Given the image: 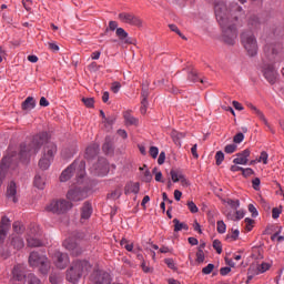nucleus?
Listing matches in <instances>:
<instances>
[{
	"instance_id": "obj_45",
	"label": "nucleus",
	"mask_w": 284,
	"mask_h": 284,
	"mask_svg": "<svg viewBox=\"0 0 284 284\" xmlns=\"http://www.w3.org/2000/svg\"><path fill=\"white\" fill-rule=\"evenodd\" d=\"M239 234H240V231H239V229H233L232 230V234H227L226 235V240H232V241H236L237 239H239Z\"/></svg>"
},
{
	"instance_id": "obj_34",
	"label": "nucleus",
	"mask_w": 284,
	"mask_h": 284,
	"mask_svg": "<svg viewBox=\"0 0 284 284\" xmlns=\"http://www.w3.org/2000/svg\"><path fill=\"white\" fill-rule=\"evenodd\" d=\"M33 185L36 187H38V190H43L45 187V178H43L39 174L36 175L34 181H33Z\"/></svg>"
},
{
	"instance_id": "obj_50",
	"label": "nucleus",
	"mask_w": 284,
	"mask_h": 284,
	"mask_svg": "<svg viewBox=\"0 0 284 284\" xmlns=\"http://www.w3.org/2000/svg\"><path fill=\"white\" fill-rule=\"evenodd\" d=\"M244 223H246V232H252V227L254 225V220L246 217L244 220Z\"/></svg>"
},
{
	"instance_id": "obj_16",
	"label": "nucleus",
	"mask_w": 284,
	"mask_h": 284,
	"mask_svg": "<svg viewBox=\"0 0 284 284\" xmlns=\"http://www.w3.org/2000/svg\"><path fill=\"white\" fill-rule=\"evenodd\" d=\"M119 19L122 23H128L129 26H141L143 22L141 21V19H139V17L132 14V13H128V12H122L119 13Z\"/></svg>"
},
{
	"instance_id": "obj_47",
	"label": "nucleus",
	"mask_w": 284,
	"mask_h": 284,
	"mask_svg": "<svg viewBox=\"0 0 284 284\" xmlns=\"http://www.w3.org/2000/svg\"><path fill=\"white\" fill-rule=\"evenodd\" d=\"M82 102L87 108H94V99L93 98H83Z\"/></svg>"
},
{
	"instance_id": "obj_11",
	"label": "nucleus",
	"mask_w": 284,
	"mask_h": 284,
	"mask_svg": "<svg viewBox=\"0 0 284 284\" xmlns=\"http://www.w3.org/2000/svg\"><path fill=\"white\" fill-rule=\"evenodd\" d=\"M93 174L98 176H105L108 172H110V165L108 164V160L104 158H100L98 163L92 166Z\"/></svg>"
},
{
	"instance_id": "obj_54",
	"label": "nucleus",
	"mask_w": 284,
	"mask_h": 284,
	"mask_svg": "<svg viewBox=\"0 0 284 284\" xmlns=\"http://www.w3.org/2000/svg\"><path fill=\"white\" fill-rule=\"evenodd\" d=\"M150 156H152V159H156V156H159V148L156 146H151L149 150Z\"/></svg>"
},
{
	"instance_id": "obj_41",
	"label": "nucleus",
	"mask_w": 284,
	"mask_h": 284,
	"mask_svg": "<svg viewBox=\"0 0 284 284\" xmlns=\"http://www.w3.org/2000/svg\"><path fill=\"white\" fill-rule=\"evenodd\" d=\"M267 159H270L267 152L262 151L260 158L257 159V163H263L264 165H267Z\"/></svg>"
},
{
	"instance_id": "obj_18",
	"label": "nucleus",
	"mask_w": 284,
	"mask_h": 284,
	"mask_svg": "<svg viewBox=\"0 0 284 284\" xmlns=\"http://www.w3.org/2000/svg\"><path fill=\"white\" fill-rule=\"evenodd\" d=\"M251 154L252 151H250V149H245L244 151L236 153V158L233 160L234 165H247Z\"/></svg>"
},
{
	"instance_id": "obj_36",
	"label": "nucleus",
	"mask_w": 284,
	"mask_h": 284,
	"mask_svg": "<svg viewBox=\"0 0 284 284\" xmlns=\"http://www.w3.org/2000/svg\"><path fill=\"white\" fill-rule=\"evenodd\" d=\"M24 278L27 284H41V280L34 273H29Z\"/></svg>"
},
{
	"instance_id": "obj_23",
	"label": "nucleus",
	"mask_w": 284,
	"mask_h": 284,
	"mask_svg": "<svg viewBox=\"0 0 284 284\" xmlns=\"http://www.w3.org/2000/svg\"><path fill=\"white\" fill-rule=\"evenodd\" d=\"M7 199L12 201V203H18L19 199H17V184L14 182H10L7 187Z\"/></svg>"
},
{
	"instance_id": "obj_27",
	"label": "nucleus",
	"mask_w": 284,
	"mask_h": 284,
	"mask_svg": "<svg viewBox=\"0 0 284 284\" xmlns=\"http://www.w3.org/2000/svg\"><path fill=\"white\" fill-rule=\"evenodd\" d=\"M170 174L173 183H179L180 181L182 185H187V179H185V175L181 171L171 170Z\"/></svg>"
},
{
	"instance_id": "obj_61",
	"label": "nucleus",
	"mask_w": 284,
	"mask_h": 284,
	"mask_svg": "<svg viewBox=\"0 0 284 284\" xmlns=\"http://www.w3.org/2000/svg\"><path fill=\"white\" fill-rule=\"evenodd\" d=\"M121 194H122L121 189H115V190L111 193V199H121Z\"/></svg>"
},
{
	"instance_id": "obj_10",
	"label": "nucleus",
	"mask_w": 284,
	"mask_h": 284,
	"mask_svg": "<svg viewBox=\"0 0 284 284\" xmlns=\"http://www.w3.org/2000/svg\"><path fill=\"white\" fill-rule=\"evenodd\" d=\"M91 281L94 284H111L112 277H110V273L101 270H95L91 274Z\"/></svg>"
},
{
	"instance_id": "obj_19",
	"label": "nucleus",
	"mask_w": 284,
	"mask_h": 284,
	"mask_svg": "<svg viewBox=\"0 0 284 284\" xmlns=\"http://www.w3.org/2000/svg\"><path fill=\"white\" fill-rule=\"evenodd\" d=\"M92 204L90 202H84L80 210V222L85 223L92 216Z\"/></svg>"
},
{
	"instance_id": "obj_21",
	"label": "nucleus",
	"mask_w": 284,
	"mask_h": 284,
	"mask_svg": "<svg viewBox=\"0 0 284 284\" xmlns=\"http://www.w3.org/2000/svg\"><path fill=\"white\" fill-rule=\"evenodd\" d=\"M13 281H26V265L17 264L12 270Z\"/></svg>"
},
{
	"instance_id": "obj_2",
	"label": "nucleus",
	"mask_w": 284,
	"mask_h": 284,
	"mask_svg": "<svg viewBox=\"0 0 284 284\" xmlns=\"http://www.w3.org/2000/svg\"><path fill=\"white\" fill-rule=\"evenodd\" d=\"M214 12L216 21L222 28V41L226 45H234L236 43V37H239L236 21L239 17H243V8L239 3H232L230 10H227L225 2L221 1L215 3Z\"/></svg>"
},
{
	"instance_id": "obj_63",
	"label": "nucleus",
	"mask_w": 284,
	"mask_h": 284,
	"mask_svg": "<svg viewBox=\"0 0 284 284\" xmlns=\"http://www.w3.org/2000/svg\"><path fill=\"white\" fill-rule=\"evenodd\" d=\"M242 174L243 176L247 178V176H252V174H254V170L247 168V169H243L242 170Z\"/></svg>"
},
{
	"instance_id": "obj_44",
	"label": "nucleus",
	"mask_w": 284,
	"mask_h": 284,
	"mask_svg": "<svg viewBox=\"0 0 284 284\" xmlns=\"http://www.w3.org/2000/svg\"><path fill=\"white\" fill-rule=\"evenodd\" d=\"M236 144H227L225 148H224V152L226 154H234V152H236Z\"/></svg>"
},
{
	"instance_id": "obj_53",
	"label": "nucleus",
	"mask_w": 284,
	"mask_h": 284,
	"mask_svg": "<svg viewBox=\"0 0 284 284\" xmlns=\"http://www.w3.org/2000/svg\"><path fill=\"white\" fill-rule=\"evenodd\" d=\"M248 212L252 214L253 219H256V216H258V211L256 210V206H254V204H248Z\"/></svg>"
},
{
	"instance_id": "obj_37",
	"label": "nucleus",
	"mask_w": 284,
	"mask_h": 284,
	"mask_svg": "<svg viewBox=\"0 0 284 284\" xmlns=\"http://www.w3.org/2000/svg\"><path fill=\"white\" fill-rule=\"evenodd\" d=\"M205 244L201 245L196 252V263H203L205 261V253L203 252Z\"/></svg>"
},
{
	"instance_id": "obj_39",
	"label": "nucleus",
	"mask_w": 284,
	"mask_h": 284,
	"mask_svg": "<svg viewBox=\"0 0 284 284\" xmlns=\"http://www.w3.org/2000/svg\"><path fill=\"white\" fill-rule=\"evenodd\" d=\"M227 205H230V207H232L233 210H239V207L241 206V201L239 200H232L229 199L226 200Z\"/></svg>"
},
{
	"instance_id": "obj_49",
	"label": "nucleus",
	"mask_w": 284,
	"mask_h": 284,
	"mask_svg": "<svg viewBox=\"0 0 284 284\" xmlns=\"http://www.w3.org/2000/svg\"><path fill=\"white\" fill-rule=\"evenodd\" d=\"M187 207L192 214H196L199 212V206L192 201L187 202Z\"/></svg>"
},
{
	"instance_id": "obj_52",
	"label": "nucleus",
	"mask_w": 284,
	"mask_h": 284,
	"mask_svg": "<svg viewBox=\"0 0 284 284\" xmlns=\"http://www.w3.org/2000/svg\"><path fill=\"white\" fill-rule=\"evenodd\" d=\"M164 262H165V265H168V267L170 270H176V263H174V260L165 258Z\"/></svg>"
},
{
	"instance_id": "obj_6",
	"label": "nucleus",
	"mask_w": 284,
	"mask_h": 284,
	"mask_svg": "<svg viewBox=\"0 0 284 284\" xmlns=\"http://www.w3.org/2000/svg\"><path fill=\"white\" fill-rule=\"evenodd\" d=\"M77 174L78 179H83L85 176V161L75 160L69 168H67L60 175V181L65 183L72 179V174Z\"/></svg>"
},
{
	"instance_id": "obj_15",
	"label": "nucleus",
	"mask_w": 284,
	"mask_h": 284,
	"mask_svg": "<svg viewBox=\"0 0 284 284\" xmlns=\"http://www.w3.org/2000/svg\"><path fill=\"white\" fill-rule=\"evenodd\" d=\"M11 227L10 219H8V216H3L0 221V243H6V239H8Z\"/></svg>"
},
{
	"instance_id": "obj_24",
	"label": "nucleus",
	"mask_w": 284,
	"mask_h": 284,
	"mask_svg": "<svg viewBox=\"0 0 284 284\" xmlns=\"http://www.w3.org/2000/svg\"><path fill=\"white\" fill-rule=\"evenodd\" d=\"M141 192V185L139 182H129L124 186V194H139Z\"/></svg>"
},
{
	"instance_id": "obj_31",
	"label": "nucleus",
	"mask_w": 284,
	"mask_h": 284,
	"mask_svg": "<svg viewBox=\"0 0 284 284\" xmlns=\"http://www.w3.org/2000/svg\"><path fill=\"white\" fill-rule=\"evenodd\" d=\"M12 234H16L17 236H21V234H23V232H26V226L23 225V223L17 221L13 222L12 224Z\"/></svg>"
},
{
	"instance_id": "obj_14",
	"label": "nucleus",
	"mask_w": 284,
	"mask_h": 284,
	"mask_svg": "<svg viewBox=\"0 0 284 284\" xmlns=\"http://www.w3.org/2000/svg\"><path fill=\"white\" fill-rule=\"evenodd\" d=\"M88 196V193L79 187L71 189L67 193L68 201H72L73 203H77L79 201H83Z\"/></svg>"
},
{
	"instance_id": "obj_7",
	"label": "nucleus",
	"mask_w": 284,
	"mask_h": 284,
	"mask_svg": "<svg viewBox=\"0 0 284 284\" xmlns=\"http://www.w3.org/2000/svg\"><path fill=\"white\" fill-rule=\"evenodd\" d=\"M265 54L271 63H281L284 61V48L283 44H270L265 47Z\"/></svg>"
},
{
	"instance_id": "obj_35",
	"label": "nucleus",
	"mask_w": 284,
	"mask_h": 284,
	"mask_svg": "<svg viewBox=\"0 0 284 284\" xmlns=\"http://www.w3.org/2000/svg\"><path fill=\"white\" fill-rule=\"evenodd\" d=\"M124 121L126 125H136V123H139V120L130 114V112L124 113Z\"/></svg>"
},
{
	"instance_id": "obj_20",
	"label": "nucleus",
	"mask_w": 284,
	"mask_h": 284,
	"mask_svg": "<svg viewBox=\"0 0 284 284\" xmlns=\"http://www.w3.org/2000/svg\"><path fill=\"white\" fill-rule=\"evenodd\" d=\"M63 247H65V250H69V252H71V254H73L74 256H79V254L83 252V248H81V246H79L77 242L70 239L63 242Z\"/></svg>"
},
{
	"instance_id": "obj_8",
	"label": "nucleus",
	"mask_w": 284,
	"mask_h": 284,
	"mask_svg": "<svg viewBox=\"0 0 284 284\" xmlns=\"http://www.w3.org/2000/svg\"><path fill=\"white\" fill-rule=\"evenodd\" d=\"M47 212L52 214H65L72 210V202L67 200H53L45 206Z\"/></svg>"
},
{
	"instance_id": "obj_64",
	"label": "nucleus",
	"mask_w": 284,
	"mask_h": 284,
	"mask_svg": "<svg viewBox=\"0 0 284 284\" xmlns=\"http://www.w3.org/2000/svg\"><path fill=\"white\" fill-rule=\"evenodd\" d=\"M49 281L51 284H57L59 283V276L55 273H52L49 277Z\"/></svg>"
},
{
	"instance_id": "obj_57",
	"label": "nucleus",
	"mask_w": 284,
	"mask_h": 284,
	"mask_svg": "<svg viewBox=\"0 0 284 284\" xmlns=\"http://www.w3.org/2000/svg\"><path fill=\"white\" fill-rule=\"evenodd\" d=\"M103 152H105L106 154H110V152H112V143L110 142H105L102 146Z\"/></svg>"
},
{
	"instance_id": "obj_62",
	"label": "nucleus",
	"mask_w": 284,
	"mask_h": 284,
	"mask_svg": "<svg viewBox=\"0 0 284 284\" xmlns=\"http://www.w3.org/2000/svg\"><path fill=\"white\" fill-rule=\"evenodd\" d=\"M281 209H278V207H273V210H272V217L273 219H278L280 216H281Z\"/></svg>"
},
{
	"instance_id": "obj_33",
	"label": "nucleus",
	"mask_w": 284,
	"mask_h": 284,
	"mask_svg": "<svg viewBox=\"0 0 284 284\" xmlns=\"http://www.w3.org/2000/svg\"><path fill=\"white\" fill-rule=\"evenodd\" d=\"M174 224V232H181V230H185L187 232L190 230V226L185 222L179 221V219L173 220Z\"/></svg>"
},
{
	"instance_id": "obj_58",
	"label": "nucleus",
	"mask_w": 284,
	"mask_h": 284,
	"mask_svg": "<svg viewBox=\"0 0 284 284\" xmlns=\"http://www.w3.org/2000/svg\"><path fill=\"white\" fill-rule=\"evenodd\" d=\"M244 216H245V211L243 210L235 211V221H241V219H244Z\"/></svg>"
},
{
	"instance_id": "obj_60",
	"label": "nucleus",
	"mask_w": 284,
	"mask_h": 284,
	"mask_svg": "<svg viewBox=\"0 0 284 284\" xmlns=\"http://www.w3.org/2000/svg\"><path fill=\"white\" fill-rule=\"evenodd\" d=\"M243 139H245V135L243 133H237L233 138V141H234V143H243Z\"/></svg>"
},
{
	"instance_id": "obj_4",
	"label": "nucleus",
	"mask_w": 284,
	"mask_h": 284,
	"mask_svg": "<svg viewBox=\"0 0 284 284\" xmlns=\"http://www.w3.org/2000/svg\"><path fill=\"white\" fill-rule=\"evenodd\" d=\"M240 39L247 57L254 58L258 54V40H256L254 32L244 31L241 33Z\"/></svg>"
},
{
	"instance_id": "obj_48",
	"label": "nucleus",
	"mask_w": 284,
	"mask_h": 284,
	"mask_svg": "<svg viewBox=\"0 0 284 284\" xmlns=\"http://www.w3.org/2000/svg\"><path fill=\"white\" fill-rule=\"evenodd\" d=\"M152 172L155 174V181H156L158 183L163 182V173H161V171H158V169L154 168V169L152 170Z\"/></svg>"
},
{
	"instance_id": "obj_56",
	"label": "nucleus",
	"mask_w": 284,
	"mask_h": 284,
	"mask_svg": "<svg viewBox=\"0 0 284 284\" xmlns=\"http://www.w3.org/2000/svg\"><path fill=\"white\" fill-rule=\"evenodd\" d=\"M111 90L114 94H116L119 90H121V82H113L111 84Z\"/></svg>"
},
{
	"instance_id": "obj_12",
	"label": "nucleus",
	"mask_w": 284,
	"mask_h": 284,
	"mask_svg": "<svg viewBox=\"0 0 284 284\" xmlns=\"http://www.w3.org/2000/svg\"><path fill=\"white\" fill-rule=\"evenodd\" d=\"M262 72L263 77L271 83V85L276 83V79H278V72L274 68V64H264Z\"/></svg>"
},
{
	"instance_id": "obj_55",
	"label": "nucleus",
	"mask_w": 284,
	"mask_h": 284,
	"mask_svg": "<svg viewBox=\"0 0 284 284\" xmlns=\"http://www.w3.org/2000/svg\"><path fill=\"white\" fill-rule=\"evenodd\" d=\"M258 273L260 274H264V272H267V270H270V264L267 263H262L258 267Z\"/></svg>"
},
{
	"instance_id": "obj_26",
	"label": "nucleus",
	"mask_w": 284,
	"mask_h": 284,
	"mask_svg": "<svg viewBox=\"0 0 284 284\" xmlns=\"http://www.w3.org/2000/svg\"><path fill=\"white\" fill-rule=\"evenodd\" d=\"M141 97V114H145V112H148V97H150V90L148 89V87L142 88Z\"/></svg>"
},
{
	"instance_id": "obj_25",
	"label": "nucleus",
	"mask_w": 284,
	"mask_h": 284,
	"mask_svg": "<svg viewBox=\"0 0 284 284\" xmlns=\"http://www.w3.org/2000/svg\"><path fill=\"white\" fill-rule=\"evenodd\" d=\"M98 154H99V144H91L85 150L84 159L90 161L92 159H97Z\"/></svg>"
},
{
	"instance_id": "obj_32",
	"label": "nucleus",
	"mask_w": 284,
	"mask_h": 284,
	"mask_svg": "<svg viewBox=\"0 0 284 284\" xmlns=\"http://www.w3.org/2000/svg\"><path fill=\"white\" fill-rule=\"evenodd\" d=\"M171 136H172V139H173L175 145L181 146V140H182V139H185V133L179 132V131H176V130H173V131L171 132Z\"/></svg>"
},
{
	"instance_id": "obj_3",
	"label": "nucleus",
	"mask_w": 284,
	"mask_h": 284,
	"mask_svg": "<svg viewBox=\"0 0 284 284\" xmlns=\"http://www.w3.org/2000/svg\"><path fill=\"white\" fill-rule=\"evenodd\" d=\"M91 270L92 265H90V262L75 261L67 272V281H69V283H78L79 278H81L85 272H90Z\"/></svg>"
},
{
	"instance_id": "obj_40",
	"label": "nucleus",
	"mask_w": 284,
	"mask_h": 284,
	"mask_svg": "<svg viewBox=\"0 0 284 284\" xmlns=\"http://www.w3.org/2000/svg\"><path fill=\"white\" fill-rule=\"evenodd\" d=\"M223 161H225V154L223 153V151H217L215 153L216 165H221V163H223Z\"/></svg>"
},
{
	"instance_id": "obj_46",
	"label": "nucleus",
	"mask_w": 284,
	"mask_h": 284,
	"mask_svg": "<svg viewBox=\"0 0 284 284\" xmlns=\"http://www.w3.org/2000/svg\"><path fill=\"white\" fill-rule=\"evenodd\" d=\"M213 247L217 252V254H222L223 252V246L221 245V241L214 240L213 241Z\"/></svg>"
},
{
	"instance_id": "obj_42",
	"label": "nucleus",
	"mask_w": 284,
	"mask_h": 284,
	"mask_svg": "<svg viewBox=\"0 0 284 284\" xmlns=\"http://www.w3.org/2000/svg\"><path fill=\"white\" fill-rule=\"evenodd\" d=\"M169 28L172 32H175V34H179L181 39H184V41L187 39L185 38V36H183V33H181V30H179V27H176V24H169Z\"/></svg>"
},
{
	"instance_id": "obj_30",
	"label": "nucleus",
	"mask_w": 284,
	"mask_h": 284,
	"mask_svg": "<svg viewBox=\"0 0 284 284\" xmlns=\"http://www.w3.org/2000/svg\"><path fill=\"white\" fill-rule=\"evenodd\" d=\"M116 37L120 39V41H123V43L131 44L132 43V38L128 37V33L125 32V29L123 28H118L115 30Z\"/></svg>"
},
{
	"instance_id": "obj_22",
	"label": "nucleus",
	"mask_w": 284,
	"mask_h": 284,
	"mask_svg": "<svg viewBox=\"0 0 284 284\" xmlns=\"http://www.w3.org/2000/svg\"><path fill=\"white\" fill-rule=\"evenodd\" d=\"M185 72H187V80L192 83H196L197 81H201V83H204L203 80L199 79V73L196 72V69L192 64L187 65L185 69Z\"/></svg>"
},
{
	"instance_id": "obj_59",
	"label": "nucleus",
	"mask_w": 284,
	"mask_h": 284,
	"mask_svg": "<svg viewBox=\"0 0 284 284\" xmlns=\"http://www.w3.org/2000/svg\"><path fill=\"white\" fill-rule=\"evenodd\" d=\"M143 181L145 183H150L152 181V173L150 172V170H146L144 172V175H143Z\"/></svg>"
},
{
	"instance_id": "obj_13",
	"label": "nucleus",
	"mask_w": 284,
	"mask_h": 284,
	"mask_svg": "<svg viewBox=\"0 0 284 284\" xmlns=\"http://www.w3.org/2000/svg\"><path fill=\"white\" fill-rule=\"evenodd\" d=\"M52 258L55 267L59 270H65V267H68V263H70V257H68V254L61 253L59 251H55L52 254Z\"/></svg>"
},
{
	"instance_id": "obj_29",
	"label": "nucleus",
	"mask_w": 284,
	"mask_h": 284,
	"mask_svg": "<svg viewBox=\"0 0 284 284\" xmlns=\"http://www.w3.org/2000/svg\"><path fill=\"white\" fill-rule=\"evenodd\" d=\"M247 108H250V110H252L254 112V114H256V116H258L260 121H262L264 123V125H266V128L270 129V123L267 122V119H265V114H263L261 112V110H258L254 104L248 103Z\"/></svg>"
},
{
	"instance_id": "obj_1",
	"label": "nucleus",
	"mask_w": 284,
	"mask_h": 284,
	"mask_svg": "<svg viewBox=\"0 0 284 284\" xmlns=\"http://www.w3.org/2000/svg\"><path fill=\"white\" fill-rule=\"evenodd\" d=\"M41 145H44L42 151V156L39 161V168L41 170H48L52 161H54V155L57 154V144L54 142L48 141V132H42L33 136L29 144L20 145V153L9 152L1 161L0 164V185L6 179V172L8 170H14L20 161H28L30 156L37 154L41 150Z\"/></svg>"
},
{
	"instance_id": "obj_5",
	"label": "nucleus",
	"mask_w": 284,
	"mask_h": 284,
	"mask_svg": "<svg viewBox=\"0 0 284 284\" xmlns=\"http://www.w3.org/2000/svg\"><path fill=\"white\" fill-rule=\"evenodd\" d=\"M28 263L30 267H38L44 276L50 272V260L44 254L33 251L29 254Z\"/></svg>"
},
{
	"instance_id": "obj_17",
	"label": "nucleus",
	"mask_w": 284,
	"mask_h": 284,
	"mask_svg": "<svg viewBox=\"0 0 284 284\" xmlns=\"http://www.w3.org/2000/svg\"><path fill=\"white\" fill-rule=\"evenodd\" d=\"M9 247H12L13 250H23L26 247V242L23 241V237L21 235L11 234L8 239Z\"/></svg>"
},
{
	"instance_id": "obj_38",
	"label": "nucleus",
	"mask_w": 284,
	"mask_h": 284,
	"mask_svg": "<svg viewBox=\"0 0 284 284\" xmlns=\"http://www.w3.org/2000/svg\"><path fill=\"white\" fill-rule=\"evenodd\" d=\"M261 24V20L256 16H251L248 19V26H252V28H258Z\"/></svg>"
},
{
	"instance_id": "obj_51",
	"label": "nucleus",
	"mask_w": 284,
	"mask_h": 284,
	"mask_svg": "<svg viewBox=\"0 0 284 284\" xmlns=\"http://www.w3.org/2000/svg\"><path fill=\"white\" fill-rule=\"evenodd\" d=\"M214 272V264H209L207 266L202 268V274H212Z\"/></svg>"
},
{
	"instance_id": "obj_28",
	"label": "nucleus",
	"mask_w": 284,
	"mask_h": 284,
	"mask_svg": "<svg viewBox=\"0 0 284 284\" xmlns=\"http://www.w3.org/2000/svg\"><path fill=\"white\" fill-rule=\"evenodd\" d=\"M22 110L30 112V110H34L37 108V101L32 97H28L21 105Z\"/></svg>"
},
{
	"instance_id": "obj_43",
	"label": "nucleus",
	"mask_w": 284,
	"mask_h": 284,
	"mask_svg": "<svg viewBox=\"0 0 284 284\" xmlns=\"http://www.w3.org/2000/svg\"><path fill=\"white\" fill-rule=\"evenodd\" d=\"M226 230H227V225H225V222L217 221V232H219V234H225Z\"/></svg>"
},
{
	"instance_id": "obj_9",
	"label": "nucleus",
	"mask_w": 284,
	"mask_h": 284,
	"mask_svg": "<svg viewBox=\"0 0 284 284\" xmlns=\"http://www.w3.org/2000/svg\"><path fill=\"white\" fill-rule=\"evenodd\" d=\"M41 235V230L38 225H31L27 232V244L29 247H41L43 242L39 240Z\"/></svg>"
}]
</instances>
